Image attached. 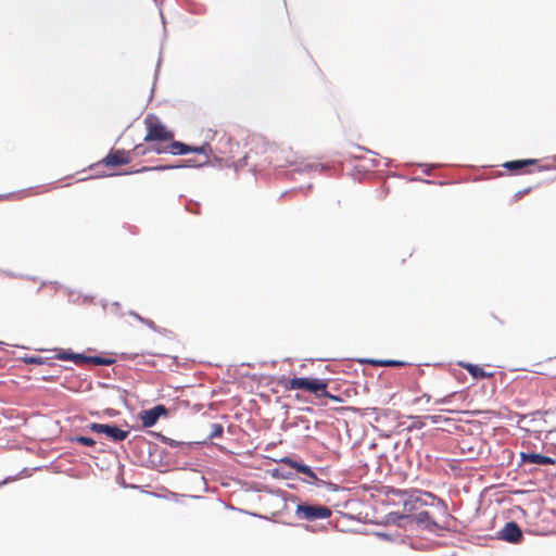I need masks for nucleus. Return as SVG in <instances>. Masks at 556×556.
<instances>
[{
  "label": "nucleus",
  "instance_id": "nucleus-1",
  "mask_svg": "<svg viewBox=\"0 0 556 556\" xmlns=\"http://www.w3.org/2000/svg\"><path fill=\"white\" fill-rule=\"evenodd\" d=\"M144 126L147 132L143 140L149 146L144 149H141V146H137L135 151L138 154L144 155L148 152H154L156 154L181 155L192 152L197 156L188 160L190 166L199 167L210 162L212 148L208 143H204L201 147H191L180 141H175L174 132L153 114L146 116Z\"/></svg>",
  "mask_w": 556,
  "mask_h": 556
},
{
  "label": "nucleus",
  "instance_id": "nucleus-2",
  "mask_svg": "<svg viewBox=\"0 0 556 556\" xmlns=\"http://www.w3.org/2000/svg\"><path fill=\"white\" fill-rule=\"evenodd\" d=\"M295 516L307 521L327 519L331 516V509L327 506L303 503L296 506Z\"/></svg>",
  "mask_w": 556,
  "mask_h": 556
},
{
  "label": "nucleus",
  "instance_id": "nucleus-3",
  "mask_svg": "<svg viewBox=\"0 0 556 556\" xmlns=\"http://www.w3.org/2000/svg\"><path fill=\"white\" fill-rule=\"evenodd\" d=\"M88 429L96 433L105 434L113 442L124 441L129 434V431L123 430L115 425L92 422L88 425Z\"/></svg>",
  "mask_w": 556,
  "mask_h": 556
},
{
  "label": "nucleus",
  "instance_id": "nucleus-4",
  "mask_svg": "<svg viewBox=\"0 0 556 556\" xmlns=\"http://www.w3.org/2000/svg\"><path fill=\"white\" fill-rule=\"evenodd\" d=\"M328 380L327 379H319V378H313L307 392L314 394L316 397H328L333 402L340 403L342 402V399L338 395H333L328 392Z\"/></svg>",
  "mask_w": 556,
  "mask_h": 556
},
{
  "label": "nucleus",
  "instance_id": "nucleus-5",
  "mask_svg": "<svg viewBox=\"0 0 556 556\" xmlns=\"http://www.w3.org/2000/svg\"><path fill=\"white\" fill-rule=\"evenodd\" d=\"M500 538L506 542L517 544L522 540V531L515 521H509L500 531Z\"/></svg>",
  "mask_w": 556,
  "mask_h": 556
},
{
  "label": "nucleus",
  "instance_id": "nucleus-6",
  "mask_svg": "<svg viewBox=\"0 0 556 556\" xmlns=\"http://www.w3.org/2000/svg\"><path fill=\"white\" fill-rule=\"evenodd\" d=\"M167 410L164 405H156L151 409L143 410L140 419L146 428L154 426L161 416H165Z\"/></svg>",
  "mask_w": 556,
  "mask_h": 556
},
{
  "label": "nucleus",
  "instance_id": "nucleus-7",
  "mask_svg": "<svg viewBox=\"0 0 556 556\" xmlns=\"http://www.w3.org/2000/svg\"><path fill=\"white\" fill-rule=\"evenodd\" d=\"M129 153L124 150H112L102 161L106 166L115 167L130 163Z\"/></svg>",
  "mask_w": 556,
  "mask_h": 556
},
{
  "label": "nucleus",
  "instance_id": "nucleus-8",
  "mask_svg": "<svg viewBox=\"0 0 556 556\" xmlns=\"http://www.w3.org/2000/svg\"><path fill=\"white\" fill-rule=\"evenodd\" d=\"M425 506V503L420 497L409 495L408 497L403 500V515L412 520L413 515H415L420 508Z\"/></svg>",
  "mask_w": 556,
  "mask_h": 556
},
{
  "label": "nucleus",
  "instance_id": "nucleus-9",
  "mask_svg": "<svg viewBox=\"0 0 556 556\" xmlns=\"http://www.w3.org/2000/svg\"><path fill=\"white\" fill-rule=\"evenodd\" d=\"M312 379L313 378H308V377H295L292 379H283L280 381V384L287 391H293V390L307 391Z\"/></svg>",
  "mask_w": 556,
  "mask_h": 556
},
{
  "label": "nucleus",
  "instance_id": "nucleus-10",
  "mask_svg": "<svg viewBox=\"0 0 556 556\" xmlns=\"http://www.w3.org/2000/svg\"><path fill=\"white\" fill-rule=\"evenodd\" d=\"M520 458L522 464L555 465L556 463L554 458L536 453L522 452L520 453Z\"/></svg>",
  "mask_w": 556,
  "mask_h": 556
},
{
  "label": "nucleus",
  "instance_id": "nucleus-11",
  "mask_svg": "<svg viewBox=\"0 0 556 556\" xmlns=\"http://www.w3.org/2000/svg\"><path fill=\"white\" fill-rule=\"evenodd\" d=\"M412 522H416L417 525L424 526L425 528L429 530H433L434 528H438V525L435 521H433L430 517V514L422 508H420L415 515H413V518L410 520Z\"/></svg>",
  "mask_w": 556,
  "mask_h": 556
},
{
  "label": "nucleus",
  "instance_id": "nucleus-12",
  "mask_svg": "<svg viewBox=\"0 0 556 556\" xmlns=\"http://www.w3.org/2000/svg\"><path fill=\"white\" fill-rule=\"evenodd\" d=\"M460 366L466 369L473 378L483 379V378H492L494 372L485 371L484 368L470 364V363H459Z\"/></svg>",
  "mask_w": 556,
  "mask_h": 556
},
{
  "label": "nucleus",
  "instance_id": "nucleus-13",
  "mask_svg": "<svg viewBox=\"0 0 556 556\" xmlns=\"http://www.w3.org/2000/svg\"><path fill=\"white\" fill-rule=\"evenodd\" d=\"M286 464L294 468L298 472L303 473L311 479L317 480L316 473L312 470V468L305 464H299L290 458H286L283 460Z\"/></svg>",
  "mask_w": 556,
  "mask_h": 556
},
{
  "label": "nucleus",
  "instance_id": "nucleus-14",
  "mask_svg": "<svg viewBox=\"0 0 556 556\" xmlns=\"http://www.w3.org/2000/svg\"><path fill=\"white\" fill-rule=\"evenodd\" d=\"M536 160L529 159V160H517V161H509L506 162L503 166L508 170H519L528 165H534L536 164Z\"/></svg>",
  "mask_w": 556,
  "mask_h": 556
},
{
  "label": "nucleus",
  "instance_id": "nucleus-15",
  "mask_svg": "<svg viewBox=\"0 0 556 556\" xmlns=\"http://www.w3.org/2000/svg\"><path fill=\"white\" fill-rule=\"evenodd\" d=\"M367 363L376 367H403L406 365L403 361L393 359H368Z\"/></svg>",
  "mask_w": 556,
  "mask_h": 556
},
{
  "label": "nucleus",
  "instance_id": "nucleus-16",
  "mask_svg": "<svg viewBox=\"0 0 556 556\" xmlns=\"http://www.w3.org/2000/svg\"><path fill=\"white\" fill-rule=\"evenodd\" d=\"M88 364L108 366L113 364V359L101 356H89Z\"/></svg>",
  "mask_w": 556,
  "mask_h": 556
},
{
  "label": "nucleus",
  "instance_id": "nucleus-17",
  "mask_svg": "<svg viewBox=\"0 0 556 556\" xmlns=\"http://www.w3.org/2000/svg\"><path fill=\"white\" fill-rule=\"evenodd\" d=\"M71 441L86 446H93L96 444V441L92 438L84 435L74 437Z\"/></svg>",
  "mask_w": 556,
  "mask_h": 556
},
{
  "label": "nucleus",
  "instance_id": "nucleus-18",
  "mask_svg": "<svg viewBox=\"0 0 556 556\" xmlns=\"http://www.w3.org/2000/svg\"><path fill=\"white\" fill-rule=\"evenodd\" d=\"M223 432H224V428L220 424H213L212 431L210 433V438L214 439V438L222 437Z\"/></svg>",
  "mask_w": 556,
  "mask_h": 556
},
{
  "label": "nucleus",
  "instance_id": "nucleus-19",
  "mask_svg": "<svg viewBox=\"0 0 556 556\" xmlns=\"http://www.w3.org/2000/svg\"><path fill=\"white\" fill-rule=\"evenodd\" d=\"M88 358H89V356H85L83 354H75V353H73V359L72 361L76 365H80V364L88 363Z\"/></svg>",
  "mask_w": 556,
  "mask_h": 556
},
{
  "label": "nucleus",
  "instance_id": "nucleus-20",
  "mask_svg": "<svg viewBox=\"0 0 556 556\" xmlns=\"http://www.w3.org/2000/svg\"><path fill=\"white\" fill-rule=\"evenodd\" d=\"M178 167H180V166L179 165H175V166L166 165V166H155V167H142L139 172L163 170V169L178 168Z\"/></svg>",
  "mask_w": 556,
  "mask_h": 556
},
{
  "label": "nucleus",
  "instance_id": "nucleus-21",
  "mask_svg": "<svg viewBox=\"0 0 556 556\" xmlns=\"http://www.w3.org/2000/svg\"><path fill=\"white\" fill-rule=\"evenodd\" d=\"M456 394V392H451V393H447L445 395H443L442 397L440 399H437L435 400V404H445L447 402L451 401V399Z\"/></svg>",
  "mask_w": 556,
  "mask_h": 556
},
{
  "label": "nucleus",
  "instance_id": "nucleus-22",
  "mask_svg": "<svg viewBox=\"0 0 556 556\" xmlns=\"http://www.w3.org/2000/svg\"><path fill=\"white\" fill-rule=\"evenodd\" d=\"M532 188L531 187H528L526 189H522V190H519L515 193V199L516 200H520L522 199L526 194H528L529 192H531Z\"/></svg>",
  "mask_w": 556,
  "mask_h": 556
},
{
  "label": "nucleus",
  "instance_id": "nucleus-23",
  "mask_svg": "<svg viewBox=\"0 0 556 556\" xmlns=\"http://www.w3.org/2000/svg\"><path fill=\"white\" fill-rule=\"evenodd\" d=\"M58 359L61 361H72L73 359V353L70 352H62L56 355Z\"/></svg>",
  "mask_w": 556,
  "mask_h": 556
},
{
  "label": "nucleus",
  "instance_id": "nucleus-24",
  "mask_svg": "<svg viewBox=\"0 0 556 556\" xmlns=\"http://www.w3.org/2000/svg\"><path fill=\"white\" fill-rule=\"evenodd\" d=\"M430 400H431V396H430L429 394L425 393V394L420 395L419 397H416L414 402H415L416 404H419V403H429V402H430Z\"/></svg>",
  "mask_w": 556,
  "mask_h": 556
},
{
  "label": "nucleus",
  "instance_id": "nucleus-25",
  "mask_svg": "<svg viewBox=\"0 0 556 556\" xmlns=\"http://www.w3.org/2000/svg\"><path fill=\"white\" fill-rule=\"evenodd\" d=\"M275 161H276V165L279 166V167H286L288 165H292L293 164V161L288 160V159H286V163H281L278 157H276Z\"/></svg>",
  "mask_w": 556,
  "mask_h": 556
},
{
  "label": "nucleus",
  "instance_id": "nucleus-26",
  "mask_svg": "<svg viewBox=\"0 0 556 556\" xmlns=\"http://www.w3.org/2000/svg\"><path fill=\"white\" fill-rule=\"evenodd\" d=\"M26 363H28V364H42L40 357H36V356L27 358Z\"/></svg>",
  "mask_w": 556,
  "mask_h": 556
},
{
  "label": "nucleus",
  "instance_id": "nucleus-27",
  "mask_svg": "<svg viewBox=\"0 0 556 556\" xmlns=\"http://www.w3.org/2000/svg\"><path fill=\"white\" fill-rule=\"evenodd\" d=\"M289 153L288 151L280 150V154Z\"/></svg>",
  "mask_w": 556,
  "mask_h": 556
},
{
  "label": "nucleus",
  "instance_id": "nucleus-28",
  "mask_svg": "<svg viewBox=\"0 0 556 556\" xmlns=\"http://www.w3.org/2000/svg\"><path fill=\"white\" fill-rule=\"evenodd\" d=\"M4 197L3 195H0V200L3 199Z\"/></svg>",
  "mask_w": 556,
  "mask_h": 556
}]
</instances>
